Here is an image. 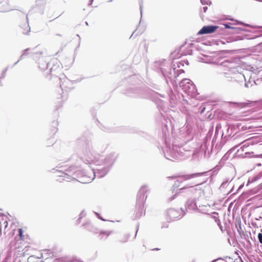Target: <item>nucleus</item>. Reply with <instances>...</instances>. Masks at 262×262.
Wrapping results in <instances>:
<instances>
[{"label": "nucleus", "instance_id": "nucleus-1", "mask_svg": "<svg viewBox=\"0 0 262 262\" xmlns=\"http://www.w3.org/2000/svg\"><path fill=\"white\" fill-rule=\"evenodd\" d=\"M117 156L118 154L114 150H110L106 145L99 144L93 146L90 143L85 142L81 148L80 159L86 164H93L94 167L90 172H86L72 166L63 170H59L58 176L63 177V180L67 181L77 180L81 183H89L95 177L100 178L105 176Z\"/></svg>", "mask_w": 262, "mask_h": 262}, {"label": "nucleus", "instance_id": "nucleus-2", "mask_svg": "<svg viewBox=\"0 0 262 262\" xmlns=\"http://www.w3.org/2000/svg\"><path fill=\"white\" fill-rule=\"evenodd\" d=\"M222 68H226L222 73L225 77L228 79L229 81H235L238 83L246 81L245 75L239 72L241 68L237 66L235 63L225 60L217 67L216 71L220 72L222 71Z\"/></svg>", "mask_w": 262, "mask_h": 262}, {"label": "nucleus", "instance_id": "nucleus-3", "mask_svg": "<svg viewBox=\"0 0 262 262\" xmlns=\"http://www.w3.org/2000/svg\"><path fill=\"white\" fill-rule=\"evenodd\" d=\"M166 153L164 151L165 157L166 159L171 160H179L185 158L189 157L190 152L186 150L183 146L173 145L172 149L170 148V143L167 139L165 141Z\"/></svg>", "mask_w": 262, "mask_h": 262}, {"label": "nucleus", "instance_id": "nucleus-4", "mask_svg": "<svg viewBox=\"0 0 262 262\" xmlns=\"http://www.w3.org/2000/svg\"><path fill=\"white\" fill-rule=\"evenodd\" d=\"M147 185H143L140 189L137 199V209L135 211L134 219H139L143 213L144 204L147 199L145 193L148 191Z\"/></svg>", "mask_w": 262, "mask_h": 262}, {"label": "nucleus", "instance_id": "nucleus-5", "mask_svg": "<svg viewBox=\"0 0 262 262\" xmlns=\"http://www.w3.org/2000/svg\"><path fill=\"white\" fill-rule=\"evenodd\" d=\"M210 187L208 186L205 187L204 188H202L199 185H195V186L186 185L185 186L180 189L179 192H187L190 195H194L195 197L197 196H201L202 195L207 197L208 195L206 194V192H210Z\"/></svg>", "mask_w": 262, "mask_h": 262}, {"label": "nucleus", "instance_id": "nucleus-6", "mask_svg": "<svg viewBox=\"0 0 262 262\" xmlns=\"http://www.w3.org/2000/svg\"><path fill=\"white\" fill-rule=\"evenodd\" d=\"M175 62H173L172 67L171 68H169L168 69H165L163 68H161V71L163 74V75L165 77H168L170 79L172 78H176L179 76L180 72L181 73H184V71L183 70H177L176 71L177 67L180 68V65H181V63L180 62H176L177 66H175Z\"/></svg>", "mask_w": 262, "mask_h": 262}, {"label": "nucleus", "instance_id": "nucleus-7", "mask_svg": "<svg viewBox=\"0 0 262 262\" xmlns=\"http://www.w3.org/2000/svg\"><path fill=\"white\" fill-rule=\"evenodd\" d=\"M179 85L182 88L184 92L187 94L188 95L193 97L196 93V89L195 85L188 79H183L179 83Z\"/></svg>", "mask_w": 262, "mask_h": 262}, {"label": "nucleus", "instance_id": "nucleus-8", "mask_svg": "<svg viewBox=\"0 0 262 262\" xmlns=\"http://www.w3.org/2000/svg\"><path fill=\"white\" fill-rule=\"evenodd\" d=\"M184 214V211L181 208L180 210L174 208H169L167 210V216L171 221L181 219Z\"/></svg>", "mask_w": 262, "mask_h": 262}, {"label": "nucleus", "instance_id": "nucleus-9", "mask_svg": "<svg viewBox=\"0 0 262 262\" xmlns=\"http://www.w3.org/2000/svg\"><path fill=\"white\" fill-rule=\"evenodd\" d=\"M60 87L62 91L68 92L73 89L72 82L64 76L59 78Z\"/></svg>", "mask_w": 262, "mask_h": 262}, {"label": "nucleus", "instance_id": "nucleus-10", "mask_svg": "<svg viewBox=\"0 0 262 262\" xmlns=\"http://www.w3.org/2000/svg\"><path fill=\"white\" fill-rule=\"evenodd\" d=\"M204 174V172H197L192 174L183 175L180 177L179 179L174 182L173 186L174 187H178L179 186V183H181L183 181H186L195 178L200 177L203 176Z\"/></svg>", "mask_w": 262, "mask_h": 262}, {"label": "nucleus", "instance_id": "nucleus-11", "mask_svg": "<svg viewBox=\"0 0 262 262\" xmlns=\"http://www.w3.org/2000/svg\"><path fill=\"white\" fill-rule=\"evenodd\" d=\"M217 28H219V27L217 26H205L202 27L198 34L199 35L210 34L214 32Z\"/></svg>", "mask_w": 262, "mask_h": 262}, {"label": "nucleus", "instance_id": "nucleus-12", "mask_svg": "<svg viewBox=\"0 0 262 262\" xmlns=\"http://www.w3.org/2000/svg\"><path fill=\"white\" fill-rule=\"evenodd\" d=\"M199 212L203 214L210 215L211 214H217L216 212L211 211V207L210 205H200L197 210Z\"/></svg>", "mask_w": 262, "mask_h": 262}, {"label": "nucleus", "instance_id": "nucleus-13", "mask_svg": "<svg viewBox=\"0 0 262 262\" xmlns=\"http://www.w3.org/2000/svg\"><path fill=\"white\" fill-rule=\"evenodd\" d=\"M185 207L189 210H196L198 206L196 205L195 198L188 199L185 203Z\"/></svg>", "mask_w": 262, "mask_h": 262}, {"label": "nucleus", "instance_id": "nucleus-14", "mask_svg": "<svg viewBox=\"0 0 262 262\" xmlns=\"http://www.w3.org/2000/svg\"><path fill=\"white\" fill-rule=\"evenodd\" d=\"M39 68L42 71H45L48 68L49 63L46 61H44L42 59L40 60L38 63Z\"/></svg>", "mask_w": 262, "mask_h": 262}, {"label": "nucleus", "instance_id": "nucleus-15", "mask_svg": "<svg viewBox=\"0 0 262 262\" xmlns=\"http://www.w3.org/2000/svg\"><path fill=\"white\" fill-rule=\"evenodd\" d=\"M244 81L245 86L247 88L251 87L253 84H256V81L254 79H252L251 77L249 78L248 81H247L246 80Z\"/></svg>", "mask_w": 262, "mask_h": 262}, {"label": "nucleus", "instance_id": "nucleus-16", "mask_svg": "<svg viewBox=\"0 0 262 262\" xmlns=\"http://www.w3.org/2000/svg\"><path fill=\"white\" fill-rule=\"evenodd\" d=\"M85 228L87 230H88L91 232L97 233V229L95 227H94L92 224H91L90 223L86 224L85 225Z\"/></svg>", "mask_w": 262, "mask_h": 262}, {"label": "nucleus", "instance_id": "nucleus-17", "mask_svg": "<svg viewBox=\"0 0 262 262\" xmlns=\"http://www.w3.org/2000/svg\"><path fill=\"white\" fill-rule=\"evenodd\" d=\"M129 237L130 234L129 233L124 234L120 238V242L121 243H126L128 241Z\"/></svg>", "mask_w": 262, "mask_h": 262}, {"label": "nucleus", "instance_id": "nucleus-18", "mask_svg": "<svg viewBox=\"0 0 262 262\" xmlns=\"http://www.w3.org/2000/svg\"><path fill=\"white\" fill-rule=\"evenodd\" d=\"M28 50H29V48L26 49L23 51V52H24L23 54L20 56L19 59L18 61H17L16 62L14 63V66L17 64L20 60H21L23 59L24 56L26 54V52L28 51Z\"/></svg>", "mask_w": 262, "mask_h": 262}, {"label": "nucleus", "instance_id": "nucleus-19", "mask_svg": "<svg viewBox=\"0 0 262 262\" xmlns=\"http://www.w3.org/2000/svg\"><path fill=\"white\" fill-rule=\"evenodd\" d=\"M224 26L225 29H231L233 30L234 31V30L236 31L238 29V28L237 27L230 26L229 25V24H224Z\"/></svg>", "mask_w": 262, "mask_h": 262}, {"label": "nucleus", "instance_id": "nucleus-20", "mask_svg": "<svg viewBox=\"0 0 262 262\" xmlns=\"http://www.w3.org/2000/svg\"><path fill=\"white\" fill-rule=\"evenodd\" d=\"M229 181H230L229 179H227V180H225L222 183V184L220 186V188L221 189L225 188L226 187L227 185L228 184V183H229Z\"/></svg>", "mask_w": 262, "mask_h": 262}, {"label": "nucleus", "instance_id": "nucleus-21", "mask_svg": "<svg viewBox=\"0 0 262 262\" xmlns=\"http://www.w3.org/2000/svg\"><path fill=\"white\" fill-rule=\"evenodd\" d=\"M261 177H262V172L258 173L257 176L254 177L252 178V182H255L257 180L260 179Z\"/></svg>", "mask_w": 262, "mask_h": 262}, {"label": "nucleus", "instance_id": "nucleus-22", "mask_svg": "<svg viewBox=\"0 0 262 262\" xmlns=\"http://www.w3.org/2000/svg\"><path fill=\"white\" fill-rule=\"evenodd\" d=\"M112 233V231H101L100 232V235H106L107 236H108L109 235H110Z\"/></svg>", "mask_w": 262, "mask_h": 262}, {"label": "nucleus", "instance_id": "nucleus-23", "mask_svg": "<svg viewBox=\"0 0 262 262\" xmlns=\"http://www.w3.org/2000/svg\"><path fill=\"white\" fill-rule=\"evenodd\" d=\"M260 189H261V188H260V187H259L258 188H255L253 189L252 190H251L252 193L255 194V193H257Z\"/></svg>", "mask_w": 262, "mask_h": 262}, {"label": "nucleus", "instance_id": "nucleus-24", "mask_svg": "<svg viewBox=\"0 0 262 262\" xmlns=\"http://www.w3.org/2000/svg\"><path fill=\"white\" fill-rule=\"evenodd\" d=\"M257 238L258 239L259 242L262 244V233H259L258 234Z\"/></svg>", "mask_w": 262, "mask_h": 262}, {"label": "nucleus", "instance_id": "nucleus-25", "mask_svg": "<svg viewBox=\"0 0 262 262\" xmlns=\"http://www.w3.org/2000/svg\"><path fill=\"white\" fill-rule=\"evenodd\" d=\"M26 28H27L26 31L25 30L23 33L24 34H27L30 31V28L29 27L28 25Z\"/></svg>", "mask_w": 262, "mask_h": 262}, {"label": "nucleus", "instance_id": "nucleus-26", "mask_svg": "<svg viewBox=\"0 0 262 262\" xmlns=\"http://www.w3.org/2000/svg\"><path fill=\"white\" fill-rule=\"evenodd\" d=\"M140 13H141V17L142 16V13H143V6L142 4H140Z\"/></svg>", "mask_w": 262, "mask_h": 262}, {"label": "nucleus", "instance_id": "nucleus-27", "mask_svg": "<svg viewBox=\"0 0 262 262\" xmlns=\"http://www.w3.org/2000/svg\"><path fill=\"white\" fill-rule=\"evenodd\" d=\"M233 262H244V261L239 257L238 258L235 259Z\"/></svg>", "mask_w": 262, "mask_h": 262}, {"label": "nucleus", "instance_id": "nucleus-28", "mask_svg": "<svg viewBox=\"0 0 262 262\" xmlns=\"http://www.w3.org/2000/svg\"><path fill=\"white\" fill-rule=\"evenodd\" d=\"M10 258V256L9 254H8L7 256L5 258L4 261L7 262Z\"/></svg>", "mask_w": 262, "mask_h": 262}, {"label": "nucleus", "instance_id": "nucleus-29", "mask_svg": "<svg viewBox=\"0 0 262 262\" xmlns=\"http://www.w3.org/2000/svg\"><path fill=\"white\" fill-rule=\"evenodd\" d=\"M177 195V194H174L172 196L169 198V201H171L174 200Z\"/></svg>", "mask_w": 262, "mask_h": 262}, {"label": "nucleus", "instance_id": "nucleus-30", "mask_svg": "<svg viewBox=\"0 0 262 262\" xmlns=\"http://www.w3.org/2000/svg\"><path fill=\"white\" fill-rule=\"evenodd\" d=\"M80 219L83 216H85V213L84 211H81V213H80Z\"/></svg>", "mask_w": 262, "mask_h": 262}, {"label": "nucleus", "instance_id": "nucleus-31", "mask_svg": "<svg viewBox=\"0 0 262 262\" xmlns=\"http://www.w3.org/2000/svg\"><path fill=\"white\" fill-rule=\"evenodd\" d=\"M19 235L20 237L23 236V230L21 229H19Z\"/></svg>", "mask_w": 262, "mask_h": 262}, {"label": "nucleus", "instance_id": "nucleus-32", "mask_svg": "<svg viewBox=\"0 0 262 262\" xmlns=\"http://www.w3.org/2000/svg\"><path fill=\"white\" fill-rule=\"evenodd\" d=\"M260 159H261L260 162L256 164V166H260L262 165V159L261 158H260Z\"/></svg>", "mask_w": 262, "mask_h": 262}, {"label": "nucleus", "instance_id": "nucleus-33", "mask_svg": "<svg viewBox=\"0 0 262 262\" xmlns=\"http://www.w3.org/2000/svg\"><path fill=\"white\" fill-rule=\"evenodd\" d=\"M96 214L97 215V216H98V217H99L100 220H102V221H105L103 219H102L101 216H100V215H99V214L98 213H96Z\"/></svg>", "mask_w": 262, "mask_h": 262}, {"label": "nucleus", "instance_id": "nucleus-34", "mask_svg": "<svg viewBox=\"0 0 262 262\" xmlns=\"http://www.w3.org/2000/svg\"><path fill=\"white\" fill-rule=\"evenodd\" d=\"M200 1L203 5H205L206 4L205 2V0H200Z\"/></svg>", "mask_w": 262, "mask_h": 262}, {"label": "nucleus", "instance_id": "nucleus-35", "mask_svg": "<svg viewBox=\"0 0 262 262\" xmlns=\"http://www.w3.org/2000/svg\"><path fill=\"white\" fill-rule=\"evenodd\" d=\"M256 157L258 158H261V159H262V154H261V155H256Z\"/></svg>", "mask_w": 262, "mask_h": 262}, {"label": "nucleus", "instance_id": "nucleus-36", "mask_svg": "<svg viewBox=\"0 0 262 262\" xmlns=\"http://www.w3.org/2000/svg\"><path fill=\"white\" fill-rule=\"evenodd\" d=\"M207 9H208L207 7H203V10H204V12H206Z\"/></svg>", "mask_w": 262, "mask_h": 262}, {"label": "nucleus", "instance_id": "nucleus-37", "mask_svg": "<svg viewBox=\"0 0 262 262\" xmlns=\"http://www.w3.org/2000/svg\"><path fill=\"white\" fill-rule=\"evenodd\" d=\"M93 1H94V0H90V2L89 3V5L91 6L93 4Z\"/></svg>", "mask_w": 262, "mask_h": 262}, {"label": "nucleus", "instance_id": "nucleus-38", "mask_svg": "<svg viewBox=\"0 0 262 262\" xmlns=\"http://www.w3.org/2000/svg\"><path fill=\"white\" fill-rule=\"evenodd\" d=\"M54 70H54V68H53V67H52V68H51L50 69V72H53Z\"/></svg>", "mask_w": 262, "mask_h": 262}, {"label": "nucleus", "instance_id": "nucleus-39", "mask_svg": "<svg viewBox=\"0 0 262 262\" xmlns=\"http://www.w3.org/2000/svg\"><path fill=\"white\" fill-rule=\"evenodd\" d=\"M239 105H240L241 107H244V106H245V105H244V103H239Z\"/></svg>", "mask_w": 262, "mask_h": 262}, {"label": "nucleus", "instance_id": "nucleus-40", "mask_svg": "<svg viewBox=\"0 0 262 262\" xmlns=\"http://www.w3.org/2000/svg\"><path fill=\"white\" fill-rule=\"evenodd\" d=\"M168 226L167 224H166V225L165 226H162V228H164V227H165V228H168Z\"/></svg>", "mask_w": 262, "mask_h": 262}, {"label": "nucleus", "instance_id": "nucleus-41", "mask_svg": "<svg viewBox=\"0 0 262 262\" xmlns=\"http://www.w3.org/2000/svg\"><path fill=\"white\" fill-rule=\"evenodd\" d=\"M12 10V9H7V10H5V11H10Z\"/></svg>", "mask_w": 262, "mask_h": 262}, {"label": "nucleus", "instance_id": "nucleus-42", "mask_svg": "<svg viewBox=\"0 0 262 262\" xmlns=\"http://www.w3.org/2000/svg\"><path fill=\"white\" fill-rule=\"evenodd\" d=\"M138 228H139V227L138 226V227H137V230H136V234H137V232H138Z\"/></svg>", "mask_w": 262, "mask_h": 262}, {"label": "nucleus", "instance_id": "nucleus-43", "mask_svg": "<svg viewBox=\"0 0 262 262\" xmlns=\"http://www.w3.org/2000/svg\"><path fill=\"white\" fill-rule=\"evenodd\" d=\"M3 1V0H0V4L2 3Z\"/></svg>", "mask_w": 262, "mask_h": 262}, {"label": "nucleus", "instance_id": "nucleus-44", "mask_svg": "<svg viewBox=\"0 0 262 262\" xmlns=\"http://www.w3.org/2000/svg\"><path fill=\"white\" fill-rule=\"evenodd\" d=\"M112 1H113V0H110V1H109V2H111Z\"/></svg>", "mask_w": 262, "mask_h": 262}, {"label": "nucleus", "instance_id": "nucleus-45", "mask_svg": "<svg viewBox=\"0 0 262 262\" xmlns=\"http://www.w3.org/2000/svg\"><path fill=\"white\" fill-rule=\"evenodd\" d=\"M85 24H86V25H88V24L87 22H85Z\"/></svg>", "mask_w": 262, "mask_h": 262}]
</instances>
